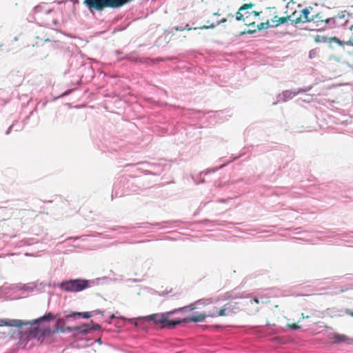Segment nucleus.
Segmentation results:
<instances>
[{
  "instance_id": "obj_1",
  "label": "nucleus",
  "mask_w": 353,
  "mask_h": 353,
  "mask_svg": "<svg viewBox=\"0 0 353 353\" xmlns=\"http://www.w3.org/2000/svg\"><path fill=\"white\" fill-rule=\"evenodd\" d=\"M54 316L49 312L47 314L32 321H23L20 319H0V327H16L18 328L17 335L19 342H28L30 339L36 338L39 332L37 324L45 320H52Z\"/></svg>"
},
{
  "instance_id": "obj_2",
  "label": "nucleus",
  "mask_w": 353,
  "mask_h": 353,
  "mask_svg": "<svg viewBox=\"0 0 353 353\" xmlns=\"http://www.w3.org/2000/svg\"><path fill=\"white\" fill-rule=\"evenodd\" d=\"M174 312H170L163 314H153L143 317V319L147 321H153L155 325L162 324L163 327H174L181 323L180 320L170 321L169 316Z\"/></svg>"
},
{
  "instance_id": "obj_3",
  "label": "nucleus",
  "mask_w": 353,
  "mask_h": 353,
  "mask_svg": "<svg viewBox=\"0 0 353 353\" xmlns=\"http://www.w3.org/2000/svg\"><path fill=\"white\" fill-rule=\"evenodd\" d=\"M254 3H245L240 7L238 12L236 13V19L237 21H243L245 25L248 26H254L255 22L252 21L250 18L251 17H257L259 13L256 11H247L248 9L252 8Z\"/></svg>"
},
{
  "instance_id": "obj_4",
  "label": "nucleus",
  "mask_w": 353,
  "mask_h": 353,
  "mask_svg": "<svg viewBox=\"0 0 353 353\" xmlns=\"http://www.w3.org/2000/svg\"><path fill=\"white\" fill-rule=\"evenodd\" d=\"M88 285L87 280L74 279L62 282L60 288L68 292H78L86 289Z\"/></svg>"
},
{
  "instance_id": "obj_5",
  "label": "nucleus",
  "mask_w": 353,
  "mask_h": 353,
  "mask_svg": "<svg viewBox=\"0 0 353 353\" xmlns=\"http://www.w3.org/2000/svg\"><path fill=\"white\" fill-rule=\"evenodd\" d=\"M311 22L316 24V26L322 25L323 23L328 24L331 22L335 23L334 18L328 17L325 12H319L312 13V18Z\"/></svg>"
},
{
  "instance_id": "obj_6",
  "label": "nucleus",
  "mask_w": 353,
  "mask_h": 353,
  "mask_svg": "<svg viewBox=\"0 0 353 353\" xmlns=\"http://www.w3.org/2000/svg\"><path fill=\"white\" fill-rule=\"evenodd\" d=\"M63 321L61 319H59L57 322V325H56V327H55V330H57V331H60L61 332H64L65 330H68V331H71L72 329H71L70 327H67L66 329L63 328V327H59V324L61 323H62ZM74 330H76V331H79V332H88L90 330H91L90 328H89V325L88 324H83L79 327H76L73 329Z\"/></svg>"
},
{
  "instance_id": "obj_7",
  "label": "nucleus",
  "mask_w": 353,
  "mask_h": 353,
  "mask_svg": "<svg viewBox=\"0 0 353 353\" xmlns=\"http://www.w3.org/2000/svg\"><path fill=\"white\" fill-rule=\"evenodd\" d=\"M208 315H206L204 313L199 314L197 315H194L191 316H188L187 318L183 319V320L180 321L181 323H190V322H201L205 320V319Z\"/></svg>"
},
{
  "instance_id": "obj_8",
  "label": "nucleus",
  "mask_w": 353,
  "mask_h": 353,
  "mask_svg": "<svg viewBox=\"0 0 353 353\" xmlns=\"http://www.w3.org/2000/svg\"><path fill=\"white\" fill-rule=\"evenodd\" d=\"M301 11V15L303 20V23L311 22V18H312L313 8L312 7L305 8Z\"/></svg>"
},
{
  "instance_id": "obj_9",
  "label": "nucleus",
  "mask_w": 353,
  "mask_h": 353,
  "mask_svg": "<svg viewBox=\"0 0 353 353\" xmlns=\"http://www.w3.org/2000/svg\"><path fill=\"white\" fill-rule=\"evenodd\" d=\"M332 339L334 340V343H353V339H349L345 334H334Z\"/></svg>"
},
{
  "instance_id": "obj_10",
  "label": "nucleus",
  "mask_w": 353,
  "mask_h": 353,
  "mask_svg": "<svg viewBox=\"0 0 353 353\" xmlns=\"http://www.w3.org/2000/svg\"><path fill=\"white\" fill-rule=\"evenodd\" d=\"M302 92H305V90L303 89H299L297 91L285 90L283 92V99L284 101H286Z\"/></svg>"
},
{
  "instance_id": "obj_11",
  "label": "nucleus",
  "mask_w": 353,
  "mask_h": 353,
  "mask_svg": "<svg viewBox=\"0 0 353 353\" xmlns=\"http://www.w3.org/2000/svg\"><path fill=\"white\" fill-rule=\"evenodd\" d=\"M290 20L292 23L298 24L303 23V20L301 15V11H294L290 16Z\"/></svg>"
},
{
  "instance_id": "obj_12",
  "label": "nucleus",
  "mask_w": 353,
  "mask_h": 353,
  "mask_svg": "<svg viewBox=\"0 0 353 353\" xmlns=\"http://www.w3.org/2000/svg\"><path fill=\"white\" fill-rule=\"evenodd\" d=\"M269 26H270V23L268 21L265 23H261L258 24L256 28H254L253 30H248L247 32L248 34H252V33H254L256 31V30H261L263 29L268 28Z\"/></svg>"
},
{
  "instance_id": "obj_13",
  "label": "nucleus",
  "mask_w": 353,
  "mask_h": 353,
  "mask_svg": "<svg viewBox=\"0 0 353 353\" xmlns=\"http://www.w3.org/2000/svg\"><path fill=\"white\" fill-rule=\"evenodd\" d=\"M46 6L39 5L34 8L35 13L42 14L44 12L46 14H49L52 12L50 9H46Z\"/></svg>"
},
{
  "instance_id": "obj_14",
  "label": "nucleus",
  "mask_w": 353,
  "mask_h": 353,
  "mask_svg": "<svg viewBox=\"0 0 353 353\" xmlns=\"http://www.w3.org/2000/svg\"><path fill=\"white\" fill-rule=\"evenodd\" d=\"M76 316H81L83 319H89L92 316L90 312H74L72 314L69 315L68 317H74Z\"/></svg>"
},
{
  "instance_id": "obj_15",
  "label": "nucleus",
  "mask_w": 353,
  "mask_h": 353,
  "mask_svg": "<svg viewBox=\"0 0 353 353\" xmlns=\"http://www.w3.org/2000/svg\"><path fill=\"white\" fill-rule=\"evenodd\" d=\"M275 20L273 21L276 23L275 26H278L281 24H283L285 22H287L288 20H290L289 16L288 17H277L276 16L274 17Z\"/></svg>"
},
{
  "instance_id": "obj_16",
  "label": "nucleus",
  "mask_w": 353,
  "mask_h": 353,
  "mask_svg": "<svg viewBox=\"0 0 353 353\" xmlns=\"http://www.w3.org/2000/svg\"><path fill=\"white\" fill-rule=\"evenodd\" d=\"M225 307H223L220 310H216V313L209 314L208 316L214 317V316H225Z\"/></svg>"
},
{
  "instance_id": "obj_17",
  "label": "nucleus",
  "mask_w": 353,
  "mask_h": 353,
  "mask_svg": "<svg viewBox=\"0 0 353 353\" xmlns=\"http://www.w3.org/2000/svg\"><path fill=\"white\" fill-rule=\"evenodd\" d=\"M260 301H260L259 299H257V298H254V299H253L250 300V303L251 304H253V303H260Z\"/></svg>"
},
{
  "instance_id": "obj_18",
  "label": "nucleus",
  "mask_w": 353,
  "mask_h": 353,
  "mask_svg": "<svg viewBox=\"0 0 353 353\" xmlns=\"http://www.w3.org/2000/svg\"><path fill=\"white\" fill-rule=\"evenodd\" d=\"M101 329V325L99 324H94L92 328L93 330H99Z\"/></svg>"
},
{
  "instance_id": "obj_19",
  "label": "nucleus",
  "mask_w": 353,
  "mask_h": 353,
  "mask_svg": "<svg viewBox=\"0 0 353 353\" xmlns=\"http://www.w3.org/2000/svg\"><path fill=\"white\" fill-rule=\"evenodd\" d=\"M290 327L294 329V330H297L298 328H299V327L296 325H290Z\"/></svg>"
},
{
  "instance_id": "obj_20",
  "label": "nucleus",
  "mask_w": 353,
  "mask_h": 353,
  "mask_svg": "<svg viewBox=\"0 0 353 353\" xmlns=\"http://www.w3.org/2000/svg\"><path fill=\"white\" fill-rule=\"evenodd\" d=\"M214 25H212V26H203L201 28H205V29H207V28H214Z\"/></svg>"
},
{
  "instance_id": "obj_21",
  "label": "nucleus",
  "mask_w": 353,
  "mask_h": 353,
  "mask_svg": "<svg viewBox=\"0 0 353 353\" xmlns=\"http://www.w3.org/2000/svg\"><path fill=\"white\" fill-rule=\"evenodd\" d=\"M225 21H226V19H223L221 21V23H224V22H225Z\"/></svg>"
},
{
  "instance_id": "obj_22",
  "label": "nucleus",
  "mask_w": 353,
  "mask_h": 353,
  "mask_svg": "<svg viewBox=\"0 0 353 353\" xmlns=\"http://www.w3.org/2000/svg\"><path fill=\"white\" fill-rule=\"evenodd\" d=\"M114 315L112 314V316H111V319H114Z\"/></svg>"
},
{
  "instance_id": "obj_23",
  "label": "nucleus",
  "mask_w": 353,
  "mask_h": 353,
  "mask_svg": "<svg viewBox=\"0 0 353 353\" xmlns=\"http://www.w3.org/2000/svg\"><path fill=\"white\" fill-rule=\"evenodd\" d=\"M52 23H56V21L53 19V20H52Z\"/></svg>"
},
{
  "instance_id": "obj_24",
  "label": "nucleus",
  "mask_w": 353,
  "mask_h": 353,
  "mask_svg": "<svg viewBox=\"0 0 353 353\" xmlns=\"http://www.w3.org/2000/svg\"><path fill=\"white\" fill-rule=\"evenodd\" d=\"M352 315L353 316V312L352 313Z\"/></svg>"
}]
</instances>
